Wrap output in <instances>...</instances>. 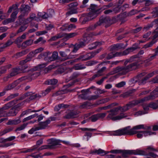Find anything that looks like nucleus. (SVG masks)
<instances>
[{"instance_id": "f257e3e1", "label": "nucleus", "mask_w": 158, "mask_h": 158, "mask_svg": "<svg viewBox=\"0 0 158 158\" xmlns=\"http://www.w3.org/2000/svg\"><path fill=\"white\" fill-rule=\"evenodd\" d=\"M150 126H145L144 125H139L134 126L131 129V126H128L121 129H119L114 131L113 135L115 136H120L124 135H133L138 133L136 130L143 129L151 130Z\"/></svg>"}, {"instance_id": "f03ea898", "label": "nucleus", "mask_w": 158, "mask_h": 158, "mask_svg": "<svg viewBox=\"0 0 158 158\" xmlns=\"http://www.w3.org/2000/svg\"><path fill=\"white\" fill-rule=\"evenodd\" d=\"M129 110L127 104L123 107L119 106L114 108L111 109L109 111H107V113H109V114L106 117V119L109 120H112L113 121L117 120H120L124 118L127 117V116L126 114L123 113H121L120 115L117 116H114L118 114V111L119 110H121L123 112H126Z\"/></svg>"}, {"instance_id": "7ed1b4c3", "label": "nucleus", "mask_w": 158, "mask_h": 158, "mask_svg": "<svg viewBox=\"0 0 158 158\" xmlns=\"http://www.w3.org/2000/svg\"><path fill=\"white\" fill-rule=\"evenodd\" d=\"M138 65L136 62L130 64L127 66H118L113 69V70L109 73V75H114L115 73H120L122 75H124L129 71H131L136 68Z\"/></svg>"}, {"instance_id": "20e7f679", "label": "nucleus", "mask_w": 158, "mask_h": 158, "mask_svg": "<svg viewBox=\"0 0 158 158\" xmlns=\"http://www.w3.org/2000/svg\"><path fill=\"white\" fill-rule=\"evenodd\" d=\"M50 123V120L49 119H47L45 121L40 122L38 127L35 126L28 131V133L32 134L36 131L45 129L48 127V124Z\"/></svg>"}, {"instance_id": "39448f33", "label": "nucleus", "mask_w": 158, "mask_h": 158, "mask_svg": "<svg viewBox=\"0 0 158 158\" xmlns=\"http://www.w3.org/2000/svg\"><path fill=\"white\" fill-rule=\"evenodd\" d=\"M154 72H152L148 74L146 76L143 77L146 75L144 72L139 74L137 76V82L139 85H143L146 83V81L150 77H152L154 75Z\"/></svg>"}, {"instance_id": "423d86ee", "label": "nucleus", "mask_w": 158, "mask_h": 158, "mask_svg": "<svg viewBox=\"0 0 158 158\" xmlns=\"http://www.w3.org/2000/svg\"><path fill=\"white\" fill-rule=\"evenodd\" d=\"M19 10L21 14L18 17V20L20 23H22L23 17L27 15L31 11V7L28 5L23 4L21 6Z\"/></svg>"}, {"instance_id": "0eeeda50", "label": "nucleus", "mask_w": 158, "mask_h": 158, "mask_svg": "<svg viewBox=\"0 0 158 158\" xmlns=\"http://www.w3.org/2000/svg\"><path fill=\"white\" fill-rule=\"evenodd\" d=\"M78 5V3L77 2H74L68 4V6L69 10L66 12V15L69 16L78 13V8L77 7Z\"/></svg>"}, {"instance_id": "6e6552de", "label": "nucleus", "mask_w": 158, "mask_h": 158, "mask_svg": "<svg viewBox=\"0 0 158 158\" xmlns=\"http://www.w3.org/2000/svg\"><path fill=\"white\" fill-rule=\"evenodd\" d=\"M121 150H111L110 151H105L101 149H99L95 150L92 151L91 153L92 154H100L101 156H103L105 155L106 154L110 152L113 153H121Z\"/></svg>"}, {"instance_id": "1a4fd4ad", "label": "nucleus", "mask_w": 158, "mask_h": 158, "mask_svg": "<svg viewBox=\"0 0 158 158\" xmlns=\"http://www.w3.org/2000/svg\"><path fill=\"white\" fill-rule=\"evenodd\" d=\"M18 100H14L11 101L8 103L5 104L3 106L0 108L2 111L5 114H6L7 112L6 110H8L9 108L14 106L17 103Z\"/></svg>"}, {"instance_id": "9d476101", "label": "nucleus", "mask_w": 158, "mask_h": 158, "mask_svg": "<svg viewBox=\"0 0 158 158\" xmlns=\"http://www.w3.org/2000/svg\"><path fill=\"white\" fill-rule=\"evenodd\" d=\"M18 13L17 10L13 12L11 14L10 18L4 20L2 22V24L5 25L14 22L16 18V16Z\"/></svg>"}, {"instance_id": "9b49d317", "label": "nucleus", "mask_w": 158, "mask_h": 158, "mask_svg": "<svg viewBox=\"0 0 158 158\" xmlns=\"http://www.w3.org/2000/svg\"><path fill=\"white\" fill-rule=\"evenodd\" d=\"M99 20L101 22V25L102 23L106 24L105 26L106 27H108L112 24V21L109 17H101L99 18Z\"/></svg>"}, {"instance_id": "f8f14e48", "label": "nucleus", "mask_w": 158, "mask_h": 158, "mask_svg": "<svg viewBox=\"0 0 158 158\" xmlns=\"http://www.w3.org/2000/svg\"><path fill=\"white\" fill-rule=\"evenodd\" d=\"M158 96V87L156 88L154 90L151 92L149 96L144 97L147 101L154 99Z\"/></svg>"}, {"instance_id": "ddd939ff", "label": "nucleus", "mask_w": 158, "mask_h": 158, "mask_svg": "<svg viewBox=\"0 0 158 158\" xmlns=\"http://www.w3.org/2000/svg\"><path fill=\"white\" fill-rule=\"evenodd\" d=\"M145 101H147L144 99V98L139 100L131 101L127 104V105L129 109L138 104Z\"/></svg>"}, {"instance_id": "4468645a", "label": "nucleus", "mask_w": 158, "mask_h": 158, "mask_svg": "<svg viewBox=\"0 0 158 158\" xmlns=\"http://www.w3.org/2000/svg\"><path fill=\"white\" fill-rule=\"evenodd\" d=\"M92 12H89L87 16L84 17L81 22L83 24H85L87 22L95 19L97 17L96 14H93Z\"/></svg>"}, {"instance_id": "2eb2a0df", "label": "nucleus", "mask_w": 158, "mask_h": 158, "mask_svg": "<svg viewBox=\"0 0 158 158\" xmlns=\"http://www.w3.org/2000/svg\"><path fill=\"white\" fill-rule=\"evenodd\" d=\"M47 142L50 149H52L54 148V146L60 145V141L54 139H52L48 140Z\"/></svg>"}, {"instance_id": "dca6fc26", "label": "nucleus", "mask_w": 158, "mask_h": 158, "mask_svg": "<svg viewBox=\"0 0 158 158\" xmlns=\"http://www.w3.org/2000/svg\"><path fill=\"white\" fill-rule=\"evenodd\" d=\"M81 129L82 131H87L85 133L84 136L87 137V140H89L88 137L90 138L92 136V133L88 131H97V130L96 129L88 128H81Z\"/></svg>"}, {"instance_id": "f3484780", "label": "nucleus", "mask_w": 158, "mask_h": 158, "mask_svg": "<svg viewBox=\"0 0 158 158\" xmlns=\"http://www.w3.org/2000/svg\"><path fill=\"white\" fill-rule=\"evenodd\" d=\"M36 71H31V69L29 71V73L28 75L29 80L35 79L40 75V73L39 72H36Z\"/></svg>"}, {"instance_id": "a211bd4d", "label": "nucleus", "mask_w": 158, "mask_h": 158, "mask_svg": "<svg viewBox=\"0 0 158 158\" xmlns=\"http://www.w3.org/2000/svg\"><path fill=\"white\" fill-rule=\"evenodd\" d=\"M94 40L92 34L85 33L83 35L82 40L86 44L93 41Z\"/></svg>"}, {"instance_id": "6ab92c4d", "label": "nucleus", "mask_w": 158, "mask_h": 158, "mask_svg": "<svg viewBox=\"0 0 158 158\" xmlns=\"http://www.w3.org/2000/svg\"><path fill=\"white\" fill-rule=\"evenodd\" d=\"M79 113V111H71L66 115L64 117V118L66 119H69L71 118H76L78 116V114Z\"/></svg>"}, {"instance_id": "aec40b11", "label": "nucleus", "mask_w": 158, "mask_h": 158, "mask_svg": "<svg viewBox=\"0 0 158 158\" xmlns=\"http://www.w3.org/2000/svg\"><path fill=\"white\" fill-rule=\"evenodd\" d=\"M89 10H91V11L89 12H92L93 14H96L97 17L98 15L100 14L99 10L98 9L97 6L96 5L91 4Z\"/></svg>"}, {"instance_id": "412c9836", "label": "nucleus", "mask_w": 158, "mask_h": 158, "mask_svg": "<svg viewBox=\"0 0 158 158\" xmlns=\"http://www.w3.org/2000/svg\"><path fill=\"white\" fill-rule=\"evenodd\" d=\"M22 69L19 67H16L13 68L11 69V73L10 74V76L12 77L15 76L19 73H21Z\"/></svg>"}, {"instance_id": "4be33fe9", "label": "nucleus", "mask_w": 158, "mask_h": 158, "mask_svg": "<svg viewBox=\"0 0 158 158\" xmlns=\"http://www.w3.org/2000/svg\"><path fill=\"white\" fill-rule=\"evenodd\" d=\"M101 51V49H99L94 51L86 54L87 60H89L94 57L96 54L99 53Z\"/></svg>"}, {"instance_id": "5701e85b", "label": "nucleus", "mask_w": 158, "mask_h": 158, "mask_svg": "<svg viewBox=\"0 0 158 158\" xmlns=\"http://www.w3.org/2000/svg\"><path fill=\"white\" fill-rule=\"evenodd\" d=\"M18 112V110H16L13 107L7 112L6 114V116H15Z\"/></svg>"}, {"instance_id": "b1692460", "label": "nucleus", "mask_w": 158, "mask_h": 158, "mask_svg": "<svg viewBox=\"0 0 158 158\" xmlns=\"http://www.w3.org/2000/svg\"><path fill=\"white\" fill-rule=\"evenodd\" d=\"M33 40L32 39L27 40L23 43L21 45L22 48H25L31 45L33 43Z\"/></svg>"}, {"instance_id": "393cba45", "label": "nucleus", "mask_w": 158, "mask_h": 158, "mask_svg": "<svg viewBox=\"0 0 158 158\" xmlns=\"http://www.w3.org/2000/svg\"><path fill=\"white\" fill-rule=\"evenodd\" d=\"M78 35V33L76 32L70 33H64V38L65 39L68 40L70 38L77 36Z\"/></svg>"}, {"instance_id": "a878e982", "label": "nucleus", "mask_w": 158, "mask_h": 158, "mask_svg": "<svg viewBox=\"0 0 158 158\" xmlns=\"http://www.w3.org/2000/svg\"><path fill=\"white\" fill-rule=\"evenodd\" d=\"M101 23L99 20L98 21L94 24L88 27L86 29V31H89L95 30L98 26L101 25Z\"/></svg>"}, {"instance_id": "bb28decb", "label": "nucleus", "mask_w": 158, "mask_h": 158, "mask_svg": "<svg viewBox=\"0 0 158 158\" xmlns=\"http://www.w3.org/2000/svg\"><path fill=\"white\" fill-rule=\"evenodd\" d=\"M16 85L17 84H16V82H14L13 83L6 86L5 87L2 91H4L5 93L6 91L10 90L12 89L16 86Z\"/></svg>"}, {"instance_id": "cd10ccee", "label": "nucleus", "mask_w": 158, "mask_h": 158, "mask_svg": "<svg viewBox=\"0 0 158 158\" xmlns=\"http://www.w3.org/2000/svg\"><path fill=\"white\" fill-rule=\"evenodd\" d=\"M21 122L20 118H19L17 119H14L13 120H9L6 123L7 125H17Z\"/></svg>"}, {"instance_id": "c85d7f7f", "label": "nucleus", "mask_w": 158, "mask_h": 158, "mask_svg": "<svg viewBox=\"0 0 158 158\" xmlns=\"http://www.w3.org/2000/svg\"><path fill=\"white\" fill-rule=\"evenodd\" d=\"M101 45V43L100 42H96L93 43L89 45V47L88 49L89 50H92L98 46Z\"/></svg>"}, {"instance_id": "c756f323", "label": "nucleus", "mask_w": 158, "mask_h": 158, "mask_svg": "<svg viewBox=\"0 0 158 158\" xmlns=\"http://www.w3.org/2000/svg\"><path fill=\"white\" fill-rule=\"evenodd\" d=\"M86 68L84 64H77L75 65L72 68L75 70H81Z\"/></svg>"}, {"instance_id": "7c9ffc66", "label": "nucleus", "mask_w": 158, "mask_h": 158, "mask_svg": "<svg viewBox=\"0 0 158 158\" xmlns=\"http://www.w3.org/2000/svg\"><path fill=\"white\" fill-rule=\"evenodd\" d=\"M58 82V80L55 79H49L45 82V84L47 85H55Z\"/></svg>"}, {"instance_id": "2f4dec72", "label": "nucleus", "mask_w": 158, "mask_h": 158, "mask_svg": "<svg viewBox=\"0 0 158 158\" xmlns=\"http://www.w3.org/2000/svg\"><path fill=\"white\" fill-rule=\"evenodd\" d=\"M125 47L124 46V44H118L113 46L112 47L113 50H118L119 49L122 48L124 49Z\"/></svg>"}, {"instance_id": "473e14b6", "label": "nucleus", "mask_w": 158, "mask_h": 158, "mask_svg": "<svg viewBox=\"0 0 158 158\" xmlns=\"http://www.w3.org/2000/svg\"><path fill=\"white\" fill-rule=\"evenodd\" d=\"M13 129L12 127H8L2 131H0V136H2L3 135L11 131Z\"/></svg>"}, {"instance_id": "72a5a7b5", "label": "nucleus", "mask_w": 158, "mask_h": 158, "mask_svg": "<svg viewBox=\"0 0 158 158\" xmlns=\"http://www.w3.org/2000/svg\"><path fill=\"white\" fill-rule=\"evenodd\" d=\"M29 52V49H26L21 52H18L16 53V55L17 57H19L27 54Z\"/></svg>"}, {"instance_id": "f704fd0d", "label": "nucleus", "mask_w": 158, "mask_h": 158, "mask_svg": "<svg viewBox=\"0 0 158 158\" xmlns=\"http://www.w3.org/2000/svg\"><path fill=\"white\" fill-rule=\"evenodd\" d=\"M46 65L45 64H39L38 65L35 66L31 69V71H37L40 69L44 67Z\"/></svg>"}, {"instance_id": "c9c22d12", "label": "nucleus", "mask_w": 158, "mask_h": 158, "mask_svg": "<svg viewBox=\"0 0 158 158\" xmlns=\"http://www.w3.org/2000/svg\"><path fill=\"white\" fill-rule=\"evenodd\" d=\"M38 15L39 17H41L43 19H47L49 17L48 14L45 12H39Z\"/></svg>"}, {"instance_id": "e433bc0d", "label": "nucleus", "mask_w": 158, "mask_h": 158, "mask_svg": "<svg viewBox=\"0 0 158 158\" xmlns=\"http://www.w3.org/2000/svg\"><path fill=\"white\" fill-rule=\"evenodd\" d=\"M145 131H141L140 132H143V135L145 136H147L148 135H155L156 133L155 132H152L149 130H146Z\"/></svg>"}, {"instance_id": "4c0bfd02", "label": "nucleus", "mask_w": 158, "mask_h": 158, "mask_svg": "<svg viewBox=\"0 0 158 158\" xmlns=\"http://www.w3.org/2000/svg\"><path fill=\"white\" fill-rule=\"evenodd\" d=\"M41 97V96L39 94H36L35 95L32 94L30 97L29 98V99L30 100H32L35 99H39Z\"/></svg>"}, {"instance_id": "58836bf2", "label": "nucleus", "mask_w": 158, "mask_h": 158, "mask_svg": "<svg viewBox=\"0 0 158 158\" xmlns=\"http://www.w3.org/2000/svg\"><path fill=\"white\" fill-rule=\"evenodd\" d=\"M58 56V52L56 51H54L52 54L51 57L49 58L50 60L52 61L55 60L57 58Z\"/></svg>"}, {"instance_id": "ea45409f", "label": "nucleus", "mask_w": 158, "mask_h": 158, "mask_svg": "<svg viewBox=\"0 0 158 158\" xmlns=\"http://www.w3.org/2000/svg\"><path fill=\"white\" fill-rule=\"evenodd\" d=\"M31 60V57H27V58L25 59L20 61L19 64L21 66H23L27 62L30 61Z\"/></svg>"}, {"instance_id": "a19ab883", "label": "nucleus", "mask_w": 158, "mask_h": 158, "mask_svg": "<svg viewBox=\"0 0 158 158\" xmlns=\"http://www.w3.org/2000/svg\"><path fill=\"white\" fill-rule=\"evenodd\" d=\"M90 120L92 122H95L99 119L97 114H95L91 116L89 118Z\"/></svg>"}, {"instance_id": "79ce46f5", "label": "nucleus", "mask_w": 158, "mask_h": 158, "mask_svg": "<svg viewBox=\"0 0 158 158\" xmlns=\"http://www.w3.org/2000/svg\"><path fill=\"white\" fill-rule=\"evenodd\" d=\"M156 42V41L154 40H152L150 42L148 43L145 45L143 46V48H147L151 47L152 46V45L155 44Z\"/></svg>"}, {"instance_id": "37998d69", "label": "nucleus", "mask_w": 158, "mask_h": 158, "mask_svg": "<svg viewBox=\"0 0 158 158\" xmlns=\"http://www.w3.org/2000/svg\"><path fill=\"white\" fill-rule=\"evenodd\" d=\"M19 95L18 93H16L14 94H12L9 96H8L6 99L5 100L8 101L18 96Z\"/></svg>"}, {"instance_id": "c03bdc74", "label": "nucleus", "mask_w": 158, "mask_h": 158, "mask_svg": "<svg viewBox=\"0 0 158 158\" xmlns=\"http://www.w3.org/2000/svg\"><path fill=\"white\" fill-rule=\"evenodd\" d=\"M19 95L18 93H16L14 94H12L9 96H8L6 99L5 100L8 101L18 96Z\"/></svg>"}, {"instance_id": "a18cd8bd", "label": "nucleus", "mask_w": 158, "mask_h": 158, "mask_svg": "<svg viewBox=\"0 0 158 158\" xmlns=\"http://www.w3.org/2000/svg\"><path fill=\"white\" fill-rule=\"evenodd\" d=\"M154 50L155 51V53H154L149 58L152 60L154 59L156 57V56L158 55V49L157 48L154 49Z\"/></svg>"}, {"instance_id": "49530a36", "label": "nucleus", "mask_w": 158, "mask_h": 158, "mask_svg": "<svg viewBox=\"0 0 158 158\" xmlns=\"http://www.w3.org/2000/svg\"><path fill=\"white\" fill-rule=\"evenodd\" d=\"M135 57H136V56H131L130 59L126 60L124 62V64L125 65H127L128 62H132L133 61H136V60H135Z\"/></svg>"}, {"instance_id": "de8ad7c7", "label": "nucleus", "mask_w": 158, "mask_h": 158, "mask_svg": "<svg viewBox=\"0 0 158 158\" xmlns=\"http://www.w3.org/2000/svg\"><path fill=\"white\" fill-rule=\"evenodd\" d=\"M41 42L42 44H44L46 42V40H43V38L42 37H40L39 39L37 40L36 41L34 42L35 44H37L39 42Z\"/></svg>"}, {"instance_id": "09e8293b", "label": "nucleus", "mask_w": 158, "mask_h": 158, "mask_svg": "<svg viewBox=\"0 0 158 158\" xmlns=\"http://www.w3.org/2000/svg\"><path fill=\"white\" fill-rule=\"evenodd\" d=\"M28 123H24L20 126L17 127L15 130L16 131H20L24 129L25 127L27 126Z\"/></svg>"}, {"instance_id": "8fccbe9b", "label": "nucleus", "mask_w": 158, "mask_h": 158, "mask_svg": "<svg viewBox=\"0 0 158 158\" xmlns=\"http://www.w3.org/2000/svg\"><path fill=\"white\" fill-rule=\"evenodd\" d=\"M149 106L150 107L153 109H156L158 108V106L157 104L156 103L154 102L150 103L149 104Z\"/></svg>"}, {"instance_id": "3c124183", "label": "nucleus", "mask_w": 158, "mask_h": 158, "mask_svg": "<svg viewBox=\"0 0 158 158\" xmlns=\"http://www.w3.org/2000/svg\"><path fill=\"white\" fill-rule=\"evenodd\" d=\"M27 28V26L26 25H23L21 26L19 29L17 31V33L22 32L24 31Z\"/></svg>"}, {"instance_id": "603ef678", "label": "nucleus", "mask_w": 158, "mask_h": 158, "mask_svg": "<svg viewBox=\"0 0 158 158\" xmlns=\"http://www.w3.org/2000/svg\"><path fill=\"white\" fill-rule=\"evenodd\" d=\"M81 75L80 73L78 72H74L71 76V78L74 79L78 77Z\"/></svg>"}, {"instance_id": "864d4df0", "label": "nucleus", "mask_w": 158, "mask_h": 158, "mask_svg": "<svg viewBox=\"0 0 158 158\" xmlns=\"http://www.w3.org/2000/svg\"><path fill=\"white\" fill-rule=\"evenodd\" d=\"M28 79V76H25L24 77H23L19 79H18L17 81H16L15 82H16V84H17V83H19L20 81H22Z\"/></svg>"}, {"instance_id": "5fc2aeb1", "label": "nucleus", "mask_w": 158, "mask_h": 158, "mask_svg": "<svg viewBox=\"0 0 158 158\" xmlns=\"http://www.w3.org/2000/svg\"><path fill=\"white\" fill-rule=\"evenodd\" d=\"M153 1L152 0H146L145 3V6H148L153 4Z\"/></svg>"}, {"instance_id": "6e6d98bb", "label": "nucleus", "mask_w": 158, "mask_h": 158, "mask_svg": "<svg viewBox=\"0 0 158 158\" xmlns=\"http://www.w3.org/2000/svg\"><path fill=\"white\" fill-rule=\"evenodd\" d=\"M139 11H138L136 10L133 9L131 10L129 13L128 14V16H131L133 15H134L138 12H139Z\"/></svg>"}, {"instance_id": "4d7b16f0", "label": "nucleus", "mask_w": 158, "mask_h": 158, "mask_svg": "<svg viewBox=\"0 0 158 158\" xmlns=\"http://www.w3.org/2000/svg\"><path fill=\"white\" fill-rule=\"evenodd\" d=\"M98 63L95 61H90L86 62L85 65L87 66H92Z\"/></svg>"}, {"instance_id": "13d9d810", "label": "nucleus", "mask_w": 158, "mask_h": 158, "mask_svg": "<svg viewBox=\"0 0 158 158\" xmlns=\"http://www.w3.org/2000/svg\"><path fill=\"white\" fill-rule=\"evenodd\" d=\"M23 102L19 103L16 105H15L13 107L14 108H15V109L16 110H18V111L20 109V107L23 105Z\"/></svg>"}, {"instance_id": "bf43d9fd", "label": "nucleus", "mask_w": 158, "mask_h": 158, "mask_svg": "<svg viewBox=\"0 0 158 158\" xmlns=\"http://www.w3.org/2000/svg\"><path fill=\"white\" fill-rule=\"evenodd\" d=\"M54 87L53 86H49L48 87L45 91L44 92V95H45L47 94H48V93H49L51 90L52 89H54Z\"/></svg>"}, {"instance_id": "052dcab7", "label": "nucleus", "mask_w": 158, "mask_h": 158, "mask_svg": "<svg viewBox=\"0 0 158 158\" xmlns=\"http://www.w3.org/2000/svg\"><path fill=\"white\" fill-rule=\"evenodd\" d=\"M106 69V67H103L100 70H98L97 73L99 75H100L101 76L102 75V73Z\"/></svg>"}, {"instance_id": "680f3d73", "label": "nucleus", "mask_w": 158, "mask_h": 158, "mask_svg": "<svg viewBox=\"0 0 158 158\" xmlns=\"http://www.w3.org/2000/svg\"><path fill=\"white\" fill-rule=\"evenodd\" d=\"M126 84V82L125 81H121L115 85V86L118 87L120 88Z\"/></svg>"}, {"instance_id": "e2e57ef3", "label": "nucleus", "mask_w": 158, "mask_h": 158, "mask_svg": "<svg viewBox=\"0 0 158 158\" xmlns=\"http://www.w3.org/2000/svg\"><path fill=\"white\" fill-rule=\"evenodd\" d=\"M142 29V27H140L136 28L132 30L131 32L134 33H136L140 31Z\"/></svg>"}, {"instance_id": "0e129e2a", "label": "nucleus", "mask_w": 158, "mask_h": 158, "mask_svg": "<svg viewBox=\"0 0 158 158\" xmlns=\"http://www.w3.org/2000/svg\"><path fill=\"white\" fill-rule=\"evenodd\" d=\"M31 21H32L31 20H31L29 18H28L27 19H25L24 18H23V23H20L21 24L24 23V24H27L30 22Z\"/></svg>"}, {"instance_id": "69168bd1", "label": "nucleus", "mask_w": 158, "mask_h": 158, "mask_svg": "<svg viewBox=\"0 0 158 158\" xmlns=\"http://www.w3.org/2000/svg\"><path fill=\"white\" fill-rule=\"evenodd\" d=\"M77 44L80 48L83 47L85 46L86 44L83 41H80Z\"/></svg>"}, {"instance_id": "338daca9", "label": "nucleus", "mask_w": 158, "mask_h": 158, "mask_svg": "<svg viewBox=\"0 0 158 158\" xmlns=\"http://www.w3.org/2000/svg\"><path fill=\"white\" fill-rule=\"evenodd\" d=\"M67 29L68 31H71L73 29L76 28V26L73 24H71L67 26Z\"/></svg>"}, {"instance_id": "774afa93", "label": "nucleus", "mask_w": 158, "mask_h": 158, "mask_svg": "<svg viewBox=\"0 0 158 158\" xmlns=\"http://www.w3.org/2000/svg\"><path fill=\"white\" fill-rule=\"evenodd\" d=\"M150 82L153 83L158 84V75L156 77L152 79Z\"/></svg>"}]
</instances>
